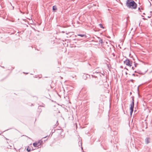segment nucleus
<instances>
[{"instance_id":"obj_2","label":"nucleus","mask_w":152,"mask_h":152,"mask_svg":"<svg viewBox=\"0 0 152 152\" xmlns=\"http://www.w3.org/2000/svg\"><path fill=\"white\" fill-rule=\"evenodd\" d=\"M42 143V140H39L38 141H36L33 143V146L36 148L40 146Z\"/></svg>"},{"instance_id":"obj_9","label":"nucleus","mask_w":152,"mask_h":152,"mask_svg":"<svg viewBox=\"0 0 152 152\" xmlns=\"http://www.w3.org/2000/svg\"><path fill=\"white\" fill-rule=\"evenodd\" d=\"M78 36H80L82 37H86V35L84 34H78Z\"/></svg>"},{"instance_id":"obj_10","label":"nucleus","mask_w":152,"mask_h":152,"mask_svg":"<svg viewBox=\"0 0 152 152\" xmlns=\"http://www.w3.org/2000/svg\"><path fill=\"white\" fill-rule=\"evenodd\" d=\"M149 12L150 13V14L149 16H148V18H151V16L152 15V13L151 11H150Z\"/></svg>"},{"instance_id":"obj_8","label":"nucleus","mask_w":152,"mask_h":152,"mask_svg":"<svg viewBox=\"0 0 152 152\" xmlns=\"http://www.w3.org/2000/svg\"><path fill=\"white\" fill-rule=\"evenodd\" d=\"M147 20V19L145 18H142V20H141L140 22V24L141 23H143V20Z\"/></svg>"},{"instance_id":"obj_3","label":"nucleus","mask_w":152,"mask_h":152,"mask_svg":"<svg viewBox=\"0 0 152 152\" xmlns=\"http://www.w3.org/2000/svg\"><path fill=\"white\" fill-rule=\"evenodd\" d=\"M148 69L147 68L145 67L141 68L140 69L139 72V73L141 74H144L148 71Z\"/></svg>"},{"instance_id":"obj_12","label":"nucleus","mask_w":152,"mask_h":152,"mask_svg":"<svg viewBox=\"0 0 152 152\" xmlns=\"http://www.w3.org/2000/svg\"><path fill=\"white\" fill-rule=\"evenodd\" d=\"M99 26H100V27L101 28H104V27L103 26H102V25L101 24H99Z\"/></svg>"},{"instance_id":"obj_5","label":"nucleus","mask_w":152,"mask_h":152,"mask_svg":"<svg viewBox=\"0 0 152 152\" xmlns=\"http://www.w3.org/2000/svg\"><path fill=\"white\" fill-rule=\"evenodd\" d=\"M134 107V100H133V102L131 104V106L130 107V110H131L130 113L131 115H132V113L133 112V108Z\"/></svg>"},{"instance_id":"obj_11","label":"nucleus","mask_w":152,"mask_h":152,"mask_svg":"<svg viewBox=\"0 0 152 152\" xmlns=\"http://www.w3.org/2000/svg\"><path fill=\"white\" fill-rule=\"evenodd\" d=\"M137 65V64H134V66L132 67V69L133 70H134L135 69V68L136 67Z\"/></svg>"},{"instance_id":"obj_1","label":"nucleus","mask_w":152,"mask_h":152,"mask_svg":"<svg viewBox=\"0 0 152 152\" xmlns=\"http://www.w3.org/2000/svg\"><path fill=\"white\" fill-rule=\"evenodd\" d=\"M126 5L129 8L135 9L137 7V4L133 1L131 0H127L126 2Z\"/></svg>"},{"instance_id":"obj_4","label":"nucleus","mask_w":152,"mask_h":152,"mask_svg":"<svg viewBox=\"0 0 152 152\" xmlns=\"http://www.w3.org/2000/svg\"><path fill=\"white\" fill-rule=\"evenodd\" d=\"M124 62L126 65L129 67L131 66L132 64V61L129 60L128 59H126V60L124 61Z\"/></svg>"},{"instance_id":"obj_7","label":"nucleus","mask_w":152,"mask_h":152,"mask_svg":"<svg viewBox=\"0 0 152 152\" xmlns=\"http://www.w3.org/2000/svg\"><path fill=\"white\" fill-rule=\"evenodd\" d=\"M53 10H57L56 7V6H54L53 7Z\"/></svg>"},{"instance_id":"obj_13","label":"nucleus","mask_w":152,"mask_h":152,"mask_svg":"<svg viewBox=\"0 0 152 152\" xmlns=\"http://www.w3.org/2000/svg\"><path fill=\"white\" fill-rule=\"evenodd\" d=\"M125 73H126V75H127V73L126 72H125Z\"/></svg>"},{"instance_id":"obj_6","label":"nucleus","mask_w":152,"mask_h":152,"mask_svg":"<svg viewBox=\"0 0 152 152\" xmlns=\"http://www.w3.org/2000/svg\"><path fill=\"white\" fill-rule=\"evenodd\" d=\"M26 150L28 152H29L31 151V149L29 146H28L27 147Z\"/></svg>"}]
</instances>
